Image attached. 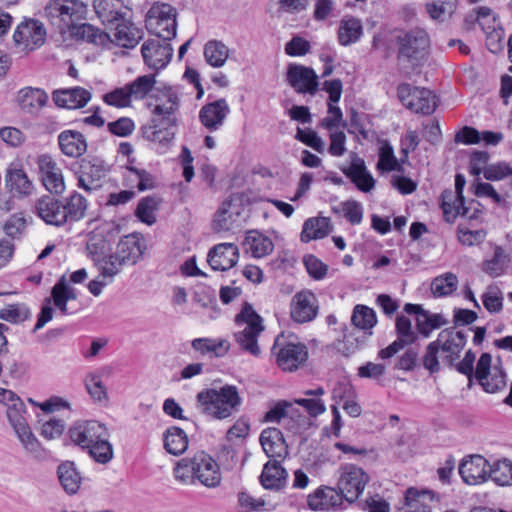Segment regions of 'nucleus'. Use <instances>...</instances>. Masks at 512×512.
Wrapping results in <instances>:
<instances>
[{"label":"nucleus","mask_w":512,"mask_h":512,"mask_svg":"<svg viewBox=\"0 0 512 512\" xmlns=\"http://www.w3.org/2000/svg\"><path fill=\"white\" fill-rule=\"evenodd\" d=\"M72 442L100 464H106L113 458V447L109 442V431L105 424L96 420L76 422L69 430Z\"/></svg>","instance_id":"1"},{"label":"nucleus","mask_w":512,"mask_h":512,"mask_svg":"<svg viewBox=\"0 0 512 512\" xmlns=\"http://www.w3.org/2000/svg\"><path fill=\"white\" fill-rule=\"evenodd\" d=\"M173 475L183 485L201 484L207 488L219 486L222 479L218 463L204 451L179 460L173 468Z\"/></svg>","instance_id":"2"},{"label":"nucleus","mask_w":512,"mask_h":512,"mask_svg":"<svg viewBox=\"0 0 512 512\" xmlns=\"http://www.w3.org/2000/svg\"><path fill=\"white\" fill-rule=\"evenodd\" d=\"M241 403L238 388L234 385H224L219 389H204L196 396L197 410L209 418L218 420L229 418L237 413Z\"/></svg>","instance_id":"3"},{"label":"nucleus","mask_w":512,"mask_h":512,"mask_svg":"<svg viewBox=\"0 0 512 512\" xmlns=\"http://www.w3.org/2000/svg\"><path fill=\"white\" fill-rule=\"evenodd\" d=\"M466 344V335L454 328L443 329L437 336V339L430 342L422 357V363L425 369L431 374L440 370L439 352L443 354L442 361L448 366H452L459 358L462 349Z\"/></svg>","instance_id":"4"},{"label":"nucleus","mask_w":512,"mask_h":512,"mask_svg":"<svg viewBox=\"0 0 512 512\" xmlns=\"http://www.w3.org/2000/svg\"><path fill=\"white\" fill-rule=\"evenodd\" d=\"M235 322L239 327H243L234 333L237 344L244 352L259 357L261 349L258 345V338L265 328L262 317L252 305L245 303L240 313L236 315Z\"/></svg>","instance_id":"5"},{"label":"nucleus","mask_w":512,"mask_h":512,"mask_svg":"<svg viewBox=\"0 0 512 512\" xmlns=\"http://www.w3.org/2000/svg\"><path fill=\"white\" fill-rule=\"evenodd\" d=\"M88 4L84 0H49L45 15L50 23L60 30H70L85 20Z\"/></svg>","instance_id":"6"},{"label":"nucleus","mask_w":512,"mask_h":512,"mask_svg":"<svg viewBox=\"0 0 512 512\" xmlns=\"http://www.w3.org/2000/svg\"><path fill=\"white\" fill-rule=\"evenodd\" d=\"M152 112V120L178 125V115L181 99L178 90L169 85L155 88L149 104Z\"/></svg>","instance_id":"7"},{"label":"nucleus","mask_w":512,"mask_h":512,"mask_svg":"<svg viewBox=\"0 0 512 512\" xmlns=\"http://www.w3.org/2000/svg\"><path fill=\"white\" fill-rule=\"evenodd\" d=\"M276 363L283 371H295L308 359L307 347L293 337L279 335L272 347Z\"/></svg>","instance_id":"8"},{"label":"nucleus","mask_w":512,"mask_h":512,"mask_svg":"<svg viewBox=\"0 0 512 512\" xmlns=\"http://www.w3.org/2000/svg\"><path fill=\"white\" fill-rule=\"evenodd\" d=\"M336 490L341 495L342 501L349 504L356 502L364 492L370 481L369 475L360 467L354 464H344L338 471Z\"/></svg>","instance_id":"9"},{"label":"nucleus","mask_w":512,"mask_h":512,"mask_svg":"<svg viewBox=\"0 0 512 512\" xmlns=\"http://www.w3.org/2000/svg\"><path fill=\"white\" fill-rule=\"evenodd\" d=\"M244 211L243 196L232 194L225 199L214 214L212 227L216 232H227L241 224Z\"/></svg>","instance_id":"10"},{"label":"nucleus","mask_w":512,"mask_h":512,"mask_svg":"<svg viewBox=\"0 0 512 512\" xmlns=\"http://www.w3.org/2000/svg\"><path fill=\"white\" fill-rule=\"evenodd\" d=\"M399 100L408 109L424 115L435 111L436 96L426 88L412 87L408 83H402L397 88Z\"/></svg>","instance_id":"11"},{"label":"nucleus","mask_w":512,"mask_h":512,"mask_svg":"<svg viewBox=\"0 0 512 512\" xmlns=\"http://www.w3.org/2000/svg\"><path fill=\"white\" fill-rule=\"evenodd\" d=\"M109 171L110 166L101 158L83 159L78 173V187L86 192L98 190L102 187L103 180Z\"/></svg>","instance_id":"12"},{"label":"nucleus","mask_w":512,"mask_h":512,"mask_svg":"<svg viewBox=\"0 0 512 512\" xmlns=\"http://www.w3.org/2000/svg\"><path fill=\"white\" fill-rule=\"evenodd\" d=\"M46 39V29L36 19H24L16 27L13 40L16 46L25 51H33L41 47Z\"/></svg>","instance_id":"13"},{"label":"nucleus","mask_w":512,"mask_h":512,"mask_svg":"<svg viewBox=\"0 0 512 512\" xmlns=\"http://www.w3.org/2000/svg\"><path fill=\"white\" fill-rule=\"evenodd\" d=\"M400 60L408 61L419 60L424 56L425 50L429 45L427 33L421 29L411 30L403 36L398 37Z\"/></svg>","instance_id":"14"},{"label":"nucleus","mask_w":512,"mask_h":512,"mask_svg":"<svg viewBox=\"0 0 512 512\" xmlns=\"http://www.w3.org/2000/svg\"><path fill=\"white\" fill-rule=\"evenodd\" d=\"M286 81L299 94H315L318 90L317 75L312 68L291 63L288 65Z\"/></svg>","instance_id":"15"},{"label":"nucleus","mask_w":512,"mask_h":512,"mask_svg":"<svg viewBox=\"0 0 512 512\" xmlns=\"http://www.w3.org/2000/svg\"><path fill=\"white\" fill-rule=\"evenodd\" d=\"M38 168L44 187L52 194L60 195L65 190L62 169L49 155H41L38 158Z\"/></svg>","instance_id":"16"},{"label":"nucleus","mask_w":512,"mask_h":512,"mask_svg":"<svg viewBox=\"0 0 512 512\" xmlns=\"http://www.w3.org/2000/svg\"><path fill=\"white\" fill-rule=\"evenodd\" d=\"M145 64L153 70L163 69L170 62L173 48L169 43H161L158 39H148L141 47Z\"/></svg>","instance_id":"17"},{"label":"nucleus","mask_w":512,"mask_h":512,"mask_svg":"<svg viewBox=\"0 0 512 512\" xmlns=\"http://www.w3.org/2000/svg\"><path fill=\"white\" fill-rule=\"evenodd\" d=\"M318 308V300L315 294L304 290L293 296L290 314L297 323H306L312 321L317 316Z\"/></svg>","instance_id":"18"},{"label":"nucleus","mask_w":512,"mask_h":512,"mask_svg":"<svg viewBox=\"0 0 512 512\" xmlns=\"http://www.w3.org/2000/svg\"><path fill=\"white\" fill-rule=\"evenodd\" d=\"M34 213L46 224L61 227L65 225L62 201L50 195L38 198L33 206Z\"/></svg>","instance_id":"19"},{"label":"nucleus","mask_w":512,"mask_h":512,"mask_svg":"<svg viewBox=\"0 0 512 512\" xmlns=\"http://www.w3.org/2000/svg\"><path fill=\"white\" fill-rule=\"evenodd\" d=\"M177 125H169L151 119V124L144 128L143 136L160 153L166 152L175 138Z\"/></svg>","instance_id":"20"},{"label":"nucleus","mask_w":512,"mask_h":512,"mask_svg":"<svg viewBox=\"0 0 512 512\" xmlns=\"http://www.w3.org/2000/svg\"><path fill=\"white\" fill-rule=\"evenodd\" d=\"M114 24L116 26L112 33L109 34L111 36L110 45L115 44L122 48L132 49L136 47L143 38L142 29L128 20L127 16Z\"/></svg>","instance_id":"21"},{"label":"nucleus","mask_w":512,"mask_h":512,"mask_svg":"<svg viewBox=\"0 0 512 512\" xmlns=\"http://www.w3.org/2000/svg\"><path fill=\"white\" fill-rule=\"evenodd\" d=\"M230 113V107L225 99L205 104L199 111L201 124L209 131H216L223 126Z\"/></svg>","instance_id":"22"},{"label":"nucleus","mask_w":512,"mask_h":512,"mask_svg":"<svg viewBox=\"0 0 512 512\" xmlns=\"http://www.w3.org/2000/svg\"><path fill=\"white\" fill-rule=\"evenodd\" d=\"M239 260V249L233 243L215 245L208 253V263L213 270L226 271Z\"/></svg>","instance_id":"23"},{"label":"nucleus","mask_w":512,"mask_h":512,"mask_svg":"<svg viewBox=\"0 0 512 512\" xmlns=\"http://www.w3.org/2000/svg\"><path fill=\"white\" fill-rule=\"evenodd\" d=\"M489 465L484 457L475 455L461 462L459 473L465 483L476 485L488 479Z\"/></svg>","instance_id":"24"},{"label":"nucleus","mask_w":512,"mask_h":512,"mask_svg":"<svg viewBox=\"0 0 512 512\" xmlns=\"http://www.w3.org/2000/svg\"><path fill=\"white\" fill-rule=\"evenodd\" d=\"M145 248L143 238L137 234H130L120 239L116 246L115 254L126 265H133L142 258Z\"/></svg>","instance_id":"25"},{"label":"nucleus","mask_w":512,"mask_h":512,"mask_svg":"<svg viewBox=\"0 0 512 512\" xmlns=\"http://www.w3.org/2000/svg\"><path fill=\"white\" fill-rule=\"evenodd\" d=\"M350 165L343 168L342 172L363 192H369L373 189L375 181L365 166L362 158L355 153L350 154Z\"/></svg>","instance_id":"26"},{"label":"nucleus","mask_w":512,"mask_h":512,"mask_svg":"<svg viewBox=\"0 0 512 512\" xmlns=\"http://www.w3.org/2000/svg\"><path fill=\"white\" fill-rule=\"evenodd\" d=\"M431 490H418L410 487L405 492L404 502L396 512H431V503L434 501Z\"/></svg>","instance_id":"27"},{"label":"nucleus","mask_w":512,"mask_h":512,"mask_svg":"<svg viewBox=\"0 0 512 512\" xmlns=\"http://www.w3.org/2000/svg\"><path fill=\"white\" fill-rule=\"evenodd\" d=\"M90 99L91 93L82 87L60 89L53 92V101L55 104L58 107L66 109L82 108Z\"/></svg>","instance_id":"28"},{"label":"nucleus","mask_w":512,"mask_h":512,"mask_svg":"<svg viewBox=\"0 0 512 512\" xmlns=\"http://www.w3.org/2000/svg\"><path fill=\"white\" fill-rule=\"evenodd\" d=\"M93 8L103 24L112 25L128 14V8L121 0H94Z\"/></svg>","instance_id":"29"},{"label":"nucleus","mask_w":512,"mask_h":512,"mask_svg":"<svg viewBox=\"0 0 512 512\" xmlns=\"http://www.w3.org/2000/svg\"><path fill=\"white\" fill-rule=\"evenodd\" d=\"M260 443L269 458H284L288 454L282 432L277 428H267L260 435Z\"/></svg>","instance_id":"30"},{"label":"nucleus","mask_w":512,"mask_h":512,"mask_svg":"<svg viewBox=\"0 0 512 512\" xmlns=\"http://www.w3.org/2000/svg\"><path fill=\"white\" fill-rule=\"evenodd\" d=\"M308 507L314 511L329 510L339 507L343 501L336 488L320 487L308 496Z\"/></svg>","instance_id":"31"},{"label":"nucleus","mask_w":512,"mask_h":512,"mask_svg":"<svg viewBox=\"0 0 512 512\" xmlns=\"http://www.w3.org/2000/svg\"><path fill=\"white\" fill-rule=\"evenodd\" d=\"M58 143L62 153L68 157L78 158L87 151L85 136L75 130H64L58 135Z\"/></svg>","instance_id":"32"},{"label":"nucleus","mask_w":512,"mask_h":512,"mask_svg":"<svg viewBox=\"0 0 512 512\" xmlns=\"http://www.w3.org/2000/svg\"><path fill=\"white\" fill-rule=\"evenodd\" d=\"M287 476V471L282 467L280 461L270 460L263 467L260 482L265 489L280 490L285 486Z\"/></svg>","instance_id":"33"},{"label":"nucleus","mask_w":512,"mask_h":512,"mask_svg":"<svg viewBox=\"0 0 512 512\" xmlns=\"http://www.w3.org/2000/svg\"><path fill=\"white\" fill-rule=\"evenodd\" d=\"M0 397L10 402L7 407V417L14 431L27 425L25 418L26 407L20 398L12 391L0 388Z\"/></svg>","instance_id":"34"},{"label":"nucleus","mask_w":512,"mask_h":512,"mask_svg":"<svg viewBox=\"0 0 512 512\" xmlns=\"http://www.w3.org/2000/svg\"><path fill=\"white\" fill-rule=\"evenodd\" d=\"M362 35L361 20L353 16H345L340 20L337 37L342 46H349L358 42Z\"/></svg>","instance_id":"35"},{"label":"nucleus","mask_w":512,"mask_h":512,"mask_svg":"<svg viewBox=\"0 0 512 512\" xmlns=\"http://www.w3.org/2000/svg\"><path fill=\"white\" fill-rule=\"evenodd\" d=\"M6 185L18 197L30 196L34 190L33 182L21 168H12L7 171Z\"/></svg>","instance_id":"36"},{"label":"nucleus","mask_w":512,"mask_h":512,"mask_svg":"<svg viewBox=\"0 0 512 512\" xmlns=\"http://www.w3.org/2000/svg\"><path fill=\"white\" fill-rule=\"evenodd\" d=\"M70 30L77 39L102 47H110L111 36L88 23H78Z\"/></svg>","instance_id":"37"},{"label":"nucleus","mask_w":512,"mask_h":512,"mask_svg":"<svg viewBox=\"0 0 512 512\" xmlns=\"http://www.w3.org/2000/svg\"><path fill=\"white\" fill-rule=\"evenodd\" d=\"M87 200L80 193L74 191L62 201L63 216L65 224L68 222H77L84 218L87 210Z\"/></svg>","instance_id":"38"},{"label":"nucleus","mask_w":512,"mask_h":512,"mask_svg":"<svg viewBox=\"0 0 512 512\" xmlns=\"http://www.w3.org/2000/svg\"><path fill=\"white\" fill-rule=\"evenodd\" d=\"M510 263V256L501 246H496L493 255L481 264V270L492 278L503 275Z\"/></svg>","instance_id":"39"},{"label":"nucleus","mask_w":512,"mask_h":512,"mask_svg":"<svg viewBox=\"0 0 512 512\" xmlns=\"http://www.w3.org/2000/svg\"><path fill=\"white\" fill-rule=\"evenodd\" d=\"M57 475L62 488L67 494L74 495L78 492L82 478L73 462L65 461L61 463L58 466Z\"/></svg>","instance_id":"40"},{"label":"nucleus","mask_w":512,"mask_h":512,"mask_svg":"<svg viewBox=\"0 0 512 512\" xmlns=\"http://www.w3.org/2000/svg\"><path fill=\"white\" fill-rule=\"evenodd\" d=\"M192 348L201 355H213L223 357L230 349V343L221 338H196L191 342Z\"/></svg>","instance_id":"41"},{"label":"nucleus","mask_w":512,"mask_h":512,"mask_svg":"<svg viewBox=\"0 0 512 512\" xmlns=\"http://www.w3.org/2000/svg\"><path fill=\"white\" fill-rule=\"evenodd\" d=\"M163 441L166 451L175 456L184 453L188 447V437L185 431L176 426L166 430Z\"/></svg>","instance_id":"42"},{"label":"nucleus","mask_w":512,"mask_h":512,"mask_svg":"<svg viewBox=\"0 0 512 512\" xmlns=\"http://www.w3.org/2000/svg\"><path fill=\"white\" fill-rule=\"evenodd\" d=\"M244 245L254 258L267 256L274 249L272 240L258 232H250L245 238Z\"/></svg>","instance_id":"43"},{"label":"nucleus","mask_w":512,"mask_h":512,"mask_svg":"<svg viewBox=\"0 0 512 512\" xmlns=\"http://www.w3.org/2000/svg\"><path fill=\"white\" fill-rule=\"evenodd\" d=\"M229 48L219 40H210L204 46L205 61L214 68L223 67L229 58Z\"/></svg>","instance_id":"44"},{"label":"nucleus","mask_w":512,"mask_h":512,"mask_svg":"<svg viewBox=\"0 0 512 512\" xmlns=\"http://www.w3.org/2000/svg\"><path fill=\"white\" fill-rule=\"evenodd\" d=\"M146 28L149 33L154 34L163 41H170L176 36L177 22L174 18L156 19L146 18Z\"/></svg>","instance_id":"45"},{"label":"nucleus","mask_w":512,"mask_h":512,"mask_svg":"<svg viewBox=\"0 0 512 512\" xmlns=\"http://www.w3.org/2000/svg\"><path fill=\"white\" fill-rule=\"evenodd\" d=\"M51 297L54 305L62 314L66 315L68 313L67 302L69 300H75L77 295L75 289L68 285L65 276H62L53 286Z\"/></svg>","instance_id":"46"},{"label":"nucleus","mask_w":512,"mask_h":512,"mask_svg":"<svg viewBox=\"0 0 512 512\" xmlns=\"http://www.w3.org/2000/svg\"><path fill=\"white\" fill-rule=\"evenodd\" d=\"M47 93L39 88L27 87L19 92V102L23 109L33 112L39 110L47 103Z\"/></svg>","instance_id":"47"},{"label":"nucleus","mask_w":512,"mask_h":512,"mask_svg":"<svg viewBox=\"0 0 512 512\" xmlns=\"http://www.w3.org/2000/svg\"><path fill=\"white\" fill-rule=\"evenodd\" d=\"M415 322L418 334L428 338L434 330L445 326L448 320L442 314L431 313L427 310L416 317Z\"/></svg>","instance_id":"48"},{"label":"nucleus","mask_w":512,"mask_h":512,"mask_svg":"<svg viewBox=\"0 0 512 512\" xmlns=\"http://www.w3.org/2000/svg\"><path fill=\"white\" fill-rule=\"evenodd\" d=\"M330 222L328 218H310L305 221L301 232V240L308 242L313 239H321L328 235Z\"/></svg>","instance_id":"49"},{"label":"nucleus","mask_w":512,"mask_h":512,"mask_svg":"<svg viewBox=\"0 0 512 512\" xmlns=\"http://www.w3.org/2000/svg\"><path fill=\"white\" fill-rule=\"evenodd\" d=\"M440 201L445 221L453 223L460 215L464 199L458 198L451 189H448L442 192Z\"/></svg>","instance_id":"50"},{"label":"nucleus","mask_w":512,"mask_h":512,"mask_svg":"<svg viewBox=\"0 0 512 512\" xmlns=\"http://www.w3.org/2000/svg\"><path fill=\"white\" fill-rule=\"evenodd\" d=\"M156 79L154 74L138 76L133 82L126 84V87L133 100H142L149 93L155 91Z\"/></svg>","instance_id":"51"},{"label":"nucleus","mask_w":512,"mask_h":512,"mask_svg":"<svg viewBox=\"0 0 512 512\" xmlns=\"http://www.w3.org/2000/svg\"><path fill=\"white\" fill-rule=\"evenodd\" d=\"M488 478L500 486L512 485V462L506 458L489 465Z\"/></svg>","instance_id":"52"},{"label":"nucleus","mask_w":512,"mask_h":512,"mask_svg":"<svg viewBox=\"0 0 512 512\" xmlns=\"http://www.w3.org/2000/svg\"><path fill=\"white\" fill-rule=\"evenodd\" d=\"M395 330V341L403 347L414 344L418 339V332L413 330L411 320L404 315L397 316Z\"/></svg>","instance_id":"53"},{"label":"nucleus","mask_w":512,"mask_h":512,"mask_svg":"<svg viewBox=\"0 0 512 512\" xmlns=\"http://www.w3.org/2000/svg\"><path fill=\"white\" fill-rule=\"evenodd\" d=\"M458 287V278L454 273L447 272L433 279L431 291L436 297L451 295Z\"/></svg>","instance_id":"54"},{"label":"nucleus","mask_w":512,"mask_h":512,"mask_svg":"<svg viewBox=\"0 0 512 512\" xmlns=\"http://www.w3.org/2000/svg\"><path fill=\"white\" fill-rule=\"evenodd\" d=\"M15 433L26 453L36 458L42 456L44 452L42 445L37 439V437L34 435V433L31 431V428L29 427L28 424L25 425L24 427H21L20 429H17Z\"/></svg>","instance_id":"55"},{"label":"nucleus","mask_w":512,"mask_h":512,"mask_svg":"<svg viewBox=\"0 0 512 512\" xmlns=\"http://www.w3.org/2000/svg\"><path fill=\"white\" fill-rule=\"evenodd\" d=\"M351 322L359 329L370 330L376 325L377 318L373 309L358 304L353 309Z\"/></svg>","instance_id":"56"},{"label":"nucleus","mask_w":512,"mask_h":512,"mask_svg":"<svg viewBox=\"0 0 512 512\" xmlns=\"http://www.w3.org/2000/svg\"><path fill=\"white\" fill-rule=\"evenodd\" d=\"M157 208L158 200L155 197L147 196L139 201L135 215L140 221L152 225L156 222L155 211Z\"/></svg>","instance_id":"57"},{"label":"nucleus","mask_w":512,"mask_h":512,"mask_svg":"<svg viewBox=\"0 0 512 512\" xmlns=\"http://www.w3.org/2000/svg\"><path fill=\"white\" fill-rule=\"evenodd\" d=\"M100 271V277L113 280L120 273L123 266L126 265L115 253L105 256L96 264Z\"/></svg>","instance_id":"58"},{"label":"nucleus","mask_w":512,"mask_h":512,"mask_svg":"<svg viewBox=\"0 0 512 512\" xmlns=\"http://www.w3.org/2000/svg\"><path fill=\"white\" fill-rule=\"evenodd\" d=\"M102 99L105 104L116 108L130 107L133 101L126 85L104 94Z\"/></svg>","instance_id":"59"},{"label":"nucleus","mask_w":512,"mask_h":512,"mask_svg":"<svg viewBox=\"0 0 512 512\" xmlns=\"http://www.w3.org/2000/svg\"><path fill=\"white\" fill-rule=\"evenodd\" d=\"M28 221L23 214L17 213L11 215L4 223L3 230L5 234L13 239L21 238L27 229Z\"/></svg>","instance_id":"60"},{"label":"nucleus","mask_w":512,"mask_h":512,"mask_svg":"<svg viewBox=\"0 0 512 512\" xmlns=\"http://www.w3.org/2000/svg\"><path fill=\"white\" fill-rule=\"evenodd\" d=\"M484 308L490 313H499L503 309V294L496 286L487 287L482 294Z\"/></svg>","instance_id":"61"},{"label":"nucleus","mask_w":512,"mask_h":512,"mask_svg":"<svg viewBox=\"0 0 512 512\" xmlns=\"http://www.w3.org/2000/svg\"><path fill=\"white\" fill-rule=\"evenodd\" d=\"M109 250V244L102 235H93L89 238L87 243L88 255L97 264L105 256Z\"/></svg>","instance_id":"62"},{"label":"nucleus","mask_w":512,"mask_h":512,"mask_svg":"<svg viewBox=\"0 0 512 512\" xmlns=\"http://www.w3.org/2000/svg\"><path fill=\"white\" fill-rule=\"evenodd\" d=\"M85 386L89 395L98 402L108 400L107 390L101 380V377L95 373L87 375L85 379Z\"/></svg>","instance_id":"63"},{"label":"nucleus","mask_w":512,"mask_h":512,"mask_svg":"<svg viewBox=\"0 0 512 512\" xmlns=\"http://www.w3.org/2000/svg\"><path fill=\"white\" fill-rule=\"evenodd\" d=\"M506 375L501 367L493 366L492 372L480 384L488 393H496L506 386Z\"/></svg>","instance_id":"64"}]
</instances>
